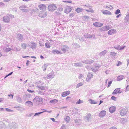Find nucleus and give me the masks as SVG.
Wrapping results in <instances>:
<instances>
[{
	"instance_id": "35",
	"label": "nucleus",
	"mask_w": 129,
	"mask_h": 129,
	"mask_svg": "<svg viewBox=\"0 0 129 129\" xmlns=\"http://www.w3.org/2000/svg\"><path fill=\"white\" fill-rule=\"evenodd\" d=\"M58 101L56 99L51 100L50 101V103H52L53 104L56 103L58 102Z\"/></svg>"
},
{
	"instance_id": "10",
	"label": "nucleus",
	"mask_w": 129,
	"mask_h": 129,
	"mask_svg": "<svg viewBox=\"0 0 129 129\" xmlns=\"http://www.w3.org/2000/svg\"><path fill=\"white\" fill-rule=\"evenodd\" d=\"M106 114V111L102 110L99 113V116L100 118H103L105 115Z\"/></svg>"
},
{
	"instance_id": "24",
	"label": "nucleus",
	"mask_w": 129,
	"mask_h": 129,
	"mask_svg": "<svg viewBox=\"0 0 129 129\" xmlns=\"http://www.w3.org/2000/svg\"><path fill=\"white\" fill-rule=\"evenodd\" d=\"M70 91H68L63 92L62 94V96L63 97H65L68 95L70 94Z\"/></svg>"
},
{
	"instance_id": "14",
	"label": "nucleus",
	"mask_w": 129,
	"mask_h": 129,
	"mask_svg": "<svg viewBox=\"0 0 129 129\" xmlns=\"http://www.w3.org/2000/svg\"><path fill=\"white\" fill-rule=\"evenodd\" d=\"M71 10L72 9L70 7L67 6L65 8L64 12L65 13H68L70 12Z\"/></svg>"
},
{
	"instance_id": "42",
	"label": "nucleus",
	"mask_w": 129,
	"mask_h": 129,
	"mask_svg": "<svg viewBox=\"0 0 129 129\" xmlns=\"http://www.w3.org/2000/svg\"><path fill=\"white\" fill-rule=\"evenodd\" d=\"M26 6L22 5L20 6L19 8L20 10L22 11L24 8H26Z\"/></svg>"
},
{
	"instance_id": "5",
	"label": "nucleus",
	"mask_w": 129,
	"mask_h": 129,
	"mask_svg": "<svg viewBox=\"0 0 129 129\" xmlns=\"http://www.w3.org/2000/svg\"><path fill=\"white\" fill-rule=\"evenodd\" d=\"M100 67V64H95L91 68L92 71L94 72H96L99 70V68Z\"/></svg>"
},
{
	"instance_id": "40",
	"label": "nucleus",
	"mask_w": 129,
	"mask_h": 129,
	"mask_svg": "<svg viewBox=\"0 0 129 129\" xmlns=\"http://www.w3.org/2000/svg\"><path fill=\"white\" fill-rule=\"evenodd\" d=\"M70 117L68 116H67L65 118V120L66 123H68L70 120Z\"/></svg>"
},
{
	"instance_id": "55",
	"label": "nucleus",
	"mask_w": 129,
	"mask_h": 129,
	"mask_svg": "<svg viewBox=\"0 0 129 129\" xmlns=\"http://www.w3.org/2000/svg\"><path fill=\"white\" fill-rule=\"evenodd\" d=\"M74 46L76 48H79L80 47V46L77 44L75 43L74 45Z\"/></svg>"
},
{
	"instance_id": "52",
	"label": "nucleus",
	"mask_w": 129,
	"mask_h": 129,
	"mask_svg": "<svg viewBox=\"0 0 129 129\" xmlns=\"http://www.w3.org/2000/svg\"><path fill=\"white\" fill-rule=\"evenodd\" d=\"M99 30L101 32H102L105 31L104 27L99 28Z\"/></svg>"
},
{
	"instance_id": "58",
	"label": "nucleus",
	"mask_w": 129,
	"mask_h": 129,
	"mask_svg": "<svg viewBox=\"0 0 129 129\" xmlns=\"http://www.w3.org/2000/svg\"><path fill=\"white\" fill-rule=\"evenodd\" d=\"M111 99L112 100H114V101H116L117 98L114 96H112L111 98Z\"/></svg>"
},
{
	"instance_id": "23",
	"label": "nucleus",
	"mask_w": 129,
	"mask_h": 129,
	"mask_svg": "<svg viewBox=\"0 0 129 129\" xmlns=\"http://www.w3.org/2000/svg\"><path fill=\"white\" fill-rule=\"evenodd\" d=\"M31 45L30 46L31 47L32 49H36V47L37 46V44L33 42H31Z\"/></svg>"
},
{
	"instance_id": "44",
	"label": "nucleus",
	"mask_w": 129,
	"mask_h": 129,
	"mask_svg": "<svg viewBox=\"0 0 129 129\" xmlns=\"http://www.w3.org/2000/svg\"><path fill=\"white\" fill-rule=\"evenodd\" d=\"M105 31H107L109 30L110 29V27L108 26H104Z\"/></svg>"
},
{
	"instance_id": "1",
	"label": "nucleus",
	"mask_w": 129,
	"mask_h": 129,
	"mask_svg": "<svg viewBox=\"0 0 129 129\" xmlns=\"http://www.w3.org/2000/svg\"><path fill=\"white\" fill-rule=\"evenodd\" d=\"M14 18V16L12 15L7 14L3 18V20L6 23H9L10 19Z\"/></svg>"
},
{
	"instance_id": "16",
	"label": "nucleus",
	"mask_w": 129,
	"mask_h": 129,
	"mask_svg": "<svg viewBox=\"0 0 129 129\" xmlns=\"http://www.w3.org/2000/svg\"><path fill=\"white\" fill-rule=\"evenodd\" d=\"M93 25L96 27H101L103 25V24L100 22H95L93 24Z\"/></svg>"
},
{
	"instance_id": "27",
	"label": "nucleus",
	"mask_w": 129,
	"mask_h": 129,
	"mask_svg": "<svg viewBox=\"0 0 129 129\" xmlns=\"http://www.w3.org/2000/svg\"><path fill=\"white\" fill-rule=\"evenodd\" d=\"M107 52V51L106 50H104L100 52L99 55L100 56H103L106 54Z\"/></svg>"
},
{
	"instance_id": "37",
	"label": "nucleus",
	"mask_w": 129,
	"mask_h": 129,
	"mask_svg": "<svg viewBox=\"0 0 129 129\" xmlns=\"http://www.w3.org/2000/svg\"><path fill=\"white\" fill-rule=\"evenodd\" d=\"M37 87L39 89H41L44 90H45V88L43 86H40L39 85H38Z\"/></svg>"
},
{
	"instance_id": "57",
	"label": "nucleus",
	"mask_w": 129,
	"mask_h": 129,
	"mask_svg": "<svg viewBox=\"0 0 129 129\" xmlns=\"http://www.w3.org/2000/svg\"><path fill=\"white\" fill-rule=\"evenodd\" d=\"M4 125V124L1 122H0V129H2Z\"/></svg>"
},
{
	"instance_id": "47",
	"label": "nucleus",
	"mask_w": 129,
	"mask_h": 129,
	"mask_svg": "<svg viewBox=\"0 0 129 129\" xmlns=\"http://www.w3.org/2000/svg\"><path fill=\"white\" fill-rule=\"evenodd\" d=\"M94 61L91 59L88 60V64H90L93 63Z\"/></svg>"
},
{
	"instance_id": "46",
	"label": "nucleus",
	"mask_w": 129,
	"mask_h": 129,
	"mask_svg": "<svg viewBox=\"0 0 129 129\" xmlns=\"http://www.w3.org/2000/svg\"><path fill=\"white\" fill-rule=\"evenodd\" d=\"M83 85V84L81 82H80V83H79L78 84L76 87V88H78L79 87L82 86Z\"/></svg>"
},
{
	"instance_id": "9",
	"label": "nucleus",
	"mask_w": 129,
	"mask_h": 129,
	"mask_svg": "<svg viewBox=\"0 0 129 129\" xmlns=\"http://www.w3.org/2000/svg\"><path fill=\"white\" fill-rule=\"evenodd\" d=\"M93 75V73L92 72H90L88 74L86 80L87 81H89L91 79Z\"/></svg>"
},
{
	"instance_id": "12",
	"label": "nucleus",
	"mask_w": 129,
	"mask_h": 129,
	"mask_svg": "<svg viewBox=\"0 0 129 129\" xmlns=\"http://www.w3.org/2000/svg\"><path fill=\"white\" fill-rule=\"evenodd\" d=\"M127 119L126 118H121L120 119V122L121 124H125L127 122Z\"/></svg>"
},
{
	"instance_id": "60",
	"label": "nucleus",
	"mask_w": 129,
	"mask_h": 129,
	"mask_svg": "<svg viewBox=\"0 0 129 129\" xmlns=\"http://www.w3.org/2000/svg\"><path fill=\"white\" fill-rule=\"evenodd\" d=\"M83 76V75L81 74H80L79 75V78L80 79L82 78Z\"/></svg>"
},
{
	"instance_id": "2",
	"label": "nucleus",
	"mask_w": 129,
	"mask_h": 129,
	"mask_svg": "<svg viewBox=\"0 0 129 129\" xmlns=\"http://www.w3.org/2000/svg\"><path fill=\"white\" fill-rule=\"evenodd\" d=\"M6 122L9 123L7 129H16L17 126L15 123L11 122L8 120H6Z\"/></svg>"
},
{
	"instance_id": "48",
	"label": "nucleus",
	"mask_w": 129,
	"mask_h": 129,
	"mask_svg": "<svg viewBox=\"0 0 129 129\" xmlns=\"http://www.w3.org/2000/svg\"><path fill=\"white\" fill-rule=\"evenodd\" d=\"M14 108H18L17 109V110H23V108L21 107H19V106H15L14 107Z\"/></svg>"
},
{
	"instance_id": "25",
	"label": "nucleus",
	"mask_w": 129,
	"mask_h": 129,
	"mask_svg": "<svg viewBox=\"0 0 129 129\" xmlns=\"http://www.w3.org/2000/svg\"><path fill=\"white\" fill-rule=\"evenodd\" d=\"M16 99L17 101L20 103H21L22 102V100L21 98L19 96H17L16 97Z\"/></svg>"
},
{
	"instance_id": "15",
	"label": "nucleus",
	"mask_w": 129,
	"mask_h": 129,
	"mask_svg": "<svg viewBox=\"0 0 129 129\" xmlns=\"http://www.w3.org/2000/svg\"><path fill=\"white\" fill-rule=\"evenodd\" d=\"M69 48L68 46L66 45H64L63 46L61 49L63 52H65L68 51L69 50Z\"/></svg>"
},
{
	"instance_id": "63",
	"label": "nucleus",
	"mask_w": 129,
	"mask_h": 129,
	"mask_svg": "<svg viewBox=\"0 0 129 129\" xmlns=\"http://www.w3.org/2000/svg\"><path fill=\"white\" fill-rule=\"evenodd\" d=\"M22 11L24 12H29V10L26 9H23Z\"/></svg>"
},
{
	"instance_id": "51",
	"label": "nucleus",
	"mask_w": 129,
	"mask_h": 129,
	"mask_svg": "<svg viewBox=\"0 0 129 129\" xmlns=\"http://www.w3.org/2000/svg\"><path fill=\"white\" fill-rule=\"evenodd\" d=\"M129 85H128L126 86V89L125 90V92H127L129 90Z\"/></svg>"
},
{
	"instance_id": "36",
	"label": "nucleus",
	"mask_w": 129,
	"mask_h": 129,
	"mask_svg": "<svg viewBox=\"0 0 129 129\" xmlns=\"http://www.w3.org/2000/svg\"><path fill=\"white\" fill-rule=\"evenodd\" d=\"M85 37L87 38H92V36L89 34H86L84 35Z\"/></svg>"
},
{
	"instance_id": "17",
	"label": "nucleus",
	"mask_w": 129,
	"mask_h": 129,
	"mask_svg": "<svg viewBox=\"0 0 129 129\" xmlns=\"http://www.w3.org/2000/svg\"><path fill=\"white\" fill-rule=\"evenodd\" d=\"M52 54H62V53L60 51H59L58 50L56 49H55L53 50L52 51Z\"/></svg>"
},
{
	"instance_id": "11",
	"label": "nucleus",
	"mask_w": 129,
	"mask_h": 129,
	"mask_svg": "<svg viewBox=\"0 0 129 129\" xmlns=\"http://www.w3.org/2000/svg\"><path fill=\"white\" fill-rule=\"evenodd\" d=\"M85 119L87 121H91V114L90 113H88L86 116Z\"/></svg>"
},
{
	"instance_id": "30",
	"label": "nucleus",
	"mask_w": 129,
	"mask_h": 129,
	"mask_svg": "<svg viewBox=\"0 0 129 129\" xmlns=\"http://www.w3.org/2000/svg\"><path fill=\"white\" fill-rule=\"evenodd\" d=\"M89 102L91 104H94L97 103V102L95 101L90 99L88 100Z\"/></svg>"
},
{
	"instance_id": "34",
	"label": "nucleus",
	"mask_w": 129,
	"mask_h": 129,
	"mask_svg": "<svg viewBox=\"0 0 129 129\" xmlns=\"http://www.w3.org/2000/svg\"><path fill=\"white\" fill-rule=\"evenodd\" d=\"M74 65L76 67H81L83 66V64L80 62L78 63H76L74 64Z\"/></svg>"
},
{
	"instance_id": "43",
	"label": "nucleus",
	"mask_w": 129,
	"mask_h": 129,
	"mask_svg": "<svg viewBox=\"0 0 129 129\" xmlns=\"http://www.w3.org/2000/svg\"><path fill=\"white\" fill-rule=\"evenodd\" d=\"M83 101L82 100H81L80 99H79L78 101H77L76 102V104H80V103H83Z\"/></svg>"
},
{
	"instance_id": "38",
	"label": "nucleus",
	"mask_w": 129,
	"mask_h": 129,
	"mask_svg": "<svg viewBox=\"0 0 129 129\" xmlns=\"http://www.w3.org/2000/svg\"><path fill=\"white\" fill-rule=\"evenodd\" d=\"M12 50H13V51H18L20 50V49H19L18 48H17L16 47H12Z\"/></svg>"
},
{
	"instance_id": "31",
	"label": "nucleus",
	"mask_w": 129,
	"mask_h": 129,
	"mask_svg": "<svg viewBox=\"0 0 129 129\" xmlns=\"http://www.w3.org/2000/svg\"><path fill=\"white\" fill-rule=\"evenodd\" d=\"M45 45L46 47L48 48H50L51 47L50 43L49 42L46 43Z\"/></svg>"
},
{
	"instance_id": "59",
	"label": "nucleus",
	"mask_w": 129,
	"mask_h": 129,
	"mask_svg": "<svg viewBox=\"0 0 129 129\" xmlns=\"http://www.w3.org/2000/svg\"><path fill=\"white\" fill-rule=\"evenodd\" d=\"M112 81H110L108 82V85L107 86L108 87H109L112 84Z\"/></svg>"
},
{
	"instance_id": "61",
	"label": "nucleus",
	"mask_w": 129,
	"mask_h": 129,
	"mask_svg": "<svg viewBox=\"0 0 129 129\" xmlns=\"http://www.w3.org/2000/svg\"><path fill=\"white\" fill-rule=\"evenodd\" d=\"M74 121L76 123H79L80 120L77 119H75L74 120Z\"/></svg>"
},
{
	"instance_id": "29",
	"label": "nucleus",
	"mask_w": 129,
	"mask_h": 129,
	"mask_svg": "<svg viewBox=\"0 0 129 129\" xmlns=\"http://www.w3.org/2000/svg\"><path fill=\"white\" fill-rule=\"evenodd\" d=\"M125 22L127 23L129 22V14L127 15L124 19Z\"/></svg>"
},
{
	"instance_id": "49",
	"label": "nucleus",
	"mask_w": 129,
	"mask_h": 129,
	"mask_svg": "<svg viewBox=\"0 0 129 129\" xmlns=\"http://www.w3.org/2000/svg\"><path fill=\"white\" fill-rule=\"evenodd\" d=\"M82 62L83 63L88 64V60L83 61Z\"/></svg>"
},
{
	"instance_id": "45",
	"label": "nucleus",
	"mask_w": 129,
	"mask_h": 129,
	"mask_svg": "<svg viewBox=\"0 0 129 129\" xmlns=\"http://www.w3.org/2000/svg\"><path fill=\"white\" fill-rule=\"evenodd\" d=\"M27 45L25 43H23L21 45L22 47L25 49H26Z\"/></svg>"
},
{
	"instance_id": "22",
	"label": "nucleus",
	"mask_w": 129,
	"mask_h": 129,
	"mask_svg": "<svg viewBox=\"0 0 129 129\" xmlns=\"http://www.w3.org/2000/svg\"><path fill=\"white\" fill-rule=\"evenodd\" d=\"M17 37L19 40L22 41L23 39V36L20 34H17Z\"/></svg>"
},
{
	"instance_id": "62",
	"label": "nucleus",
	"mask_w": 129,
	"mask_h": 129,
	"mask_svg": "<svg viewBox=\"0 0 129 129\" xmlns=\"http://www.w3.org/2000/svg\"><path fill=\"white\" fill-rule=\"evenodd\" d=\"M56 13L58 14H60V11H59L58 9L56 11Z\"/></svg>"
},
{
	"instance_id": "4",
	"label": "nucleus",
	"mask_w": 129,
	"mask_h": 129,
	"mask_svg": "<svg viewBox=\"0 0 129 129\" xmlns=\"http://www.w3.org/2000/svg\"><path fill=\"white\" fill-rule=\"evenodd\" d=\"M128 111V110L127 108H123L120 111V114L121 116H124L126 114Z\"/></svg>"
},
{
	"instance_id": "18",
	"label": "nucleus",
	"mask_w": 129,
	"mask_h": 129,
	"mask_svg": "<svg viewBox=\"0 0 129 129\" xmlns=\"http://www.w3.org/2000/svg\"><path fill=\"white\" fill-rule=\"evenodd\" d=\"M109 110L110 113H113L116 110V107L114 106H111Z\"/></svg>"
},
{
	"instance_id": "19",
	"label": "nucleus",
	"mask_w": 129,
	"mask_h": 129,
	"mask_svg": "<svg viewBox=\"0 0 129 129\" xmlns=\"http://www.w3.org/2000/svg\"><path fill=\"white\" fill-rule=\"evenodd\" d=\"M116 31L115 29H111L108 31V34L109 35H111L115 33H116Z\"/></svg>"
},
{
	"instance_id": "3",
	"label": "nucleus",
	"mask_w": 129,
	"mask_h": 129,
	"mask_svg": "<svg viewBox=\"0 0 129 129\" xmlns=\"http://www.w3.org/2000/svg\"><path fill=\"white\" fill-rule=\"evenodd\" d=\"M43 100V99L41 97L38 96H36L34 99L33 101L34 102L39 104L40 102H42Z\"/></svg>"
},
{
	"instance_id": "21",
	"label": "nucleus",
	"mask_w": 129,
	"mask_h": 129,
	"mask_svg": "<svg viewBox=\"0 0 129 129\" xmlns=\"http://www.w3.org/2000/svg\"><path fill=\"white\" fill-rule=\"evenodd\" d=\"M102 13L104 14L111 15V13L107 10H104L102 11Z\"/></svg>"
},
{
	"instance_id": "32",
	"label": "nucleus",
	"mask_w": 129,
	"mask_h": 129,
	"mask_svg": "<svg viewBox=\"0 0 129 129\" xmlns=\"http://www.w3.org/2000/svg\"><path fill=\"white\" fill-rule=\"evenodd\" d=\"M12 50V48H6L4 49V50L5 52H8Z\"/></svg>"
},
{
	"instance_id": "50",
	"label": "nucleus",
	"mask_w": 129,
	"mask_h": 129,
	"mask_svg": "<svg viewBox=\"0 0 129 129\" xmlns=\"http://www.w3.org/2000/svg\"><path fill=\"white\" fill-rule=\"evenodd\" d=\"M120 13V10L119 9H117L115 11V13L117 15Z\"/></svg>"
},
{
	"instance_id": "28",
	"label": "nucleus",
	"mask_w": 129,
	"mask_h": 129,
	"mask_svg": "<svg viewBox=\"0 0 129 129\" xmlns=\"http://www.w3.org/2000/svg\"><path fill=\"white\" fill-rule=\"evenodd\" d=\"M124 77V76L123 75L118 76L117 79V81L121 80L123 79Z\"/></svg>"
},
{
	"instance_id": "64",
	"label": "nucleus",
	"mask_w": 129,
	"mask_h": 129,
	"mask_svg": "<svg viewBox=\"0 0 129 129\" xmlns=\"http://www.w3.org/2000/svg\"><path fill=\"white\" fill-rule=\"evenodd\" d=\"M60 129H66L65 125H63L61 127Z\"/></svg>"
},
{
	"instance_id": "7",
	"label": "nucleus",
	"mask_w": 129,
	"mask_h": 129,
	"mask_svg": "<svg viewBox=\"0 0 129 129\" xmlns=\"http://www.w3.org/2000/svg\"><path fill=\"white\" fill-rule=\"evenodd\" d=\"M47 13L45 11L40 12L39 14V16L41 18H44L47 15Z\"/></svg>"
},
{
	"instance_id": "33",
	"label": "nucleus",
	"mask_w": 129,
	"mask_h": 129,
	"mask_svg": "<svg viewBox=\"0 0 129 129\" xmlns=\"http://www.w3.org/2000/svg\"><path fill=\"white\" fill-rule=\"evenodd\" d=\"M83 10V8H77L76 10L75 11L78 13H80L82 12Z\"/></svg>"
},
{
	"instance_id": "41",
	"label": "nucleus",
	"mask_w": 129,
	"mask_h": 129,
	"mask_svg": "<svg viewBox=\"0 0 129 129\" xmlns=\"http://www.w3.org/2000/svg\"><path fill=\"white\" fill-rule=\"evenodd\" d=\"M26 104H27L28 105H33V104L32 103L29 101H28L25 103Z\"/></svg>"
},
{
	"instance_id": "53",
	"label": "nucleus",
	"mask_w": 129,
	"mask_h": 129,
	"mask_svg": "<svg viewBox=\"0 0 129 129\" xmlns=\"http://www.w3.org/2000/svg\"><path fill=\"white\" fill-rule=\"evenodd\" d=\"M5 109L6 110V111L8 112H12L13 111V110H11L10 109L7 108H6Z\"/></svg>"
},
{
	"instance_id": "54",
	"label": "nucleus",
	"mask_w": 129,
	"mask_h": 129,
	"mask_svg": "<svg viewBox=\"0 0 129 129\" xmlns=\"http://www.w3.org/2000/svg\"><path fill=\"white\" fill-rule=\"evenodd\" d=\"M118 64L116 65L117 66H119L122 64V62L119 61H118Z\"/></svg>"
},
{
	"instance_id": "39",
	"label": "nucleus",
	"mask_w": 129,
	"mask_h": 129,
	"mask_svg": "<svg viewBox=\"0 0 129 129\" xmlns=\"http://www.w3.org/2000/svg\"><path fill=\"white\" fill-rule=\"evenodd\" d=\"M48 65L47 64H45L42 67V68L43 71H45L46 70L47 67Z\"/></svg>"
},
{
	"instance_id": "8",
	"label": "nucleus",
	"mask_w": 129,
	"mask_h": 129,
	"mask_svg": "<svg viewBox=\"0 0 129 129\" xmlns=\"http://www.w3.org/2000/svg\"><path fill=\"white\" fill-rule=\"evenodd\" d=\"M54 73L55 72L53 71H52L49 73L47 76V79H50L53 78L55 76Z\"/></svg>"
},
{
	"instance_id": "56",
	"label": "nucleus",
	"mask_w": 129,
	"mask_h": 129,
	"mask_svg": "<svg viewBox=\"0 0 129 129\" xmlns=\"http://www.w3.org/2000/svg\"><path fill=\"white\" fill-rule=\"evenodd\" d=\"M39 112L36 113L34 115V116H37V115H39L40 114H41L43 112Z\"/></svg>"
},
{
	"instance_id": "6",
	"label": "nucleus",
	"mask_w": 129,
	"mask_h": 129,
	"mask_svg": "<svg viewBox=\"0 0 129 129\" xmlns=\"http://www.w3.org/2000/svg\"><path fill=\"white\" fill-rule=\"evenodd\" d=\"M48 8L49 11H52L55 10L57 7L55 4H51L49 5Z\"/></svg>"
},
{
	"instance_id": "26",
	"label": "nucleus",
	"mask_w": 129,
	"mask_h": 129,
	"mask_svg": "<svg viewBox=\"0 0 129 129\" xmlns=\"http://www.w3.org/2000/svg\"><path fill=\"white\" fill-rule=\"evenodd\" d=\"M110 54L111 56V57L113 58L114 56L116 55L117 53L114 52H110Z\"/></svg>"
},
{
	"instance_id": "13",
	"label": "nucleus",
	"mask_w": 129,
	"mask_h": 129,
	"mask_svg": "<svg viewBox=\"0 0 129 129\" xmlns=\"http://www.w3.org/2000/svg\"><path fill=\"white\" fill-rule=\"evenodd\" d=\"M120 89V88H117L115 89L112 93V94H116L117 93H121L122 92H121Z\"/></svg>"
},
{
	"instance_id": "20",
	"label": "nucleus",
	"mask_w": 129,
	"mask_h": 129,
	"mask_svg": "<svg viewBox=\"0 0 129 129\" xmlns=\"http://www.w3.org/2000/svg\"><path fill=\"white\" fill-rule=\"evenodd\" d=\"M38 7L41 10L45 9L46 8V6L43 4H41L39 5Z\"/></svg>"
}]
</instances>
